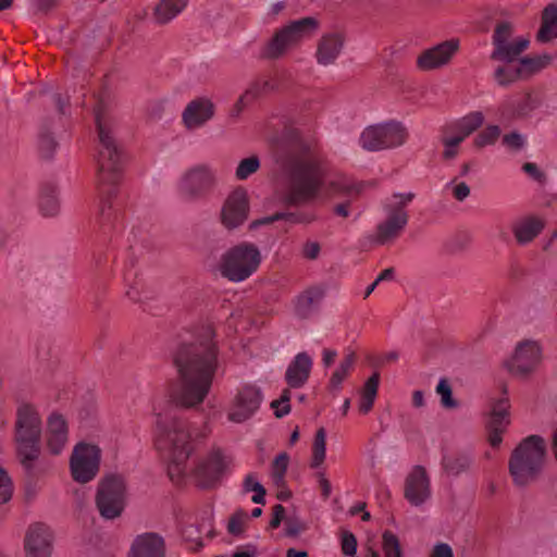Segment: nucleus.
I'll list each match as a JSON object with an SVG mask.
<instances>
[{"instance_id":"nucleus-21","label":"nucleus","mask_w":557,"mask_h":557,"mask_svg":"<svg viewBox=\"0 0 557 557\" xmlns=\"http://www.w3.org/2000/svg\"><path fill=\"white\" fill-rule=\"evenodd\" d=\"M225 468L226 463L223 460L221 451L219 449L213 451L195 469L197 484L201 488H209L213 486L220 481Z\"/></svg>"},{"instance_id":"nucleus-52","label":"nucleus","mask_w":557,"mask_h":557,"mask_svg":"<svg viewBox=\"0 0 557 557\" xmlns=\"http://www.w3.org/2000/svg\"><path fill=\"white\" fill-rule=\"evenodd\" d=\"M442 143L445 147V150L443 151V158L445 160H450L453 158H455L458 153V145L460 143H462V138L461 137H445L442 139Z\"/></svg>"},{"instance_id":"nucleus-27","label":"nucleus","mask_w":557,"mask_h":557,"mask_svg":"<svg viewBox=\"0 0 557 557\" xmlns=\"http://www.w3.org/2000/svg\"><path fill=\"white\" fill-rule=\"evenodd\" d=\"M319 28V21L315 17L307 16L290 22L281 29L285 34L292 46L298 44L301 39L313 35Z\"/></svg>"},{"instance_id":"nucleus-44","label":"nucleus","mask_w":557,"mask_h":557,"mask_svg":"<svg viewBox=\"0 0 557 557\" xmlns=\"http://www.w3.org/2000/svg\"><path fill=\"white\" fill-rule=\"evenodd\" d=\"M500 135V128L497 125H488L485 129L476 135L474 138V146L482 148L487 145H493Z\"/></svg>"},{"instance_id":"nucleus-2","label":"nucleus","mask_w":557,"mask_h":557,"mask_svg":"<svg viewBox=\"0 0 557 557\" xmlns=\"http://www.w3.org/2000/svg\"><path fill=\"white\" fill-rule=\"evenodd\" d=\"M277 153L290 176L284 203L299 207L312 201L324 184L326 170L323 160L300 139L282 144Z\"/></svg>"},{"instance_id":"nucleus-62","label":"nucleus","mask_w":557,"mask_h":557,"mask_svg":"<svg viewBox=\"0 0 557 557\" xmlns=\"http://www.w3.org/2000/svg\"><path fill=\"white\" fill-rule=\"evenodd\" d=\"M249 102L243 97V95L237 99L233 108L230 110L228 117L232 121H236L242 112L244 111L245 107H247Z\"/></svg>"},{"instance_id":"nucleus-60","label":"nucleus","mask_w":557,"mask_h":557,"mask_svg":"<svg viewBox=\"0 0 557 557\" xmlns=\"http://www.w3.org/2000/svg\"><path fill=\"white\" fill-rule=\"evenodd\" d=\"M302 530H305L304 523H301L297 520H290V519H288L286 521V527H285V535L286 536L296 537Z\"/></svg>"},{"instance_id":"nucleus-25","label":"nucleus","mask_w":557,"mask_h":557,"mask_svg":"<svg viewBox=\"0 0 557 557\" xmlns=\"http://www.w3.org/2000/svg\"><path fill=\"white\" fill-rule=\"evenodd\" d=\"M312 368V359L307 352H299L287 367L285 381L290 388H299L306 384Z\"/></svg>"},{"instance_id":"nucleus-19","label":"nucleus","mask_w":557,"mask_h":557,"mask_svg":"<svg viewBox=\"0 0 557 557\" xmlns=\"http://www.w3.org/2000/svg\"><path fill=\"white\" fill-rule=\"evenodd\" d=\"M261 401L259 387L250 384L243 386L234 399V409L228 412V419L236 423L246 421L258 410Z\"/></svg>"},{"instance_id":"nucleus-4","label":"nucleus","mask_w":557,"mask_h":557,"mask_svg":"<svg viewBox=\"0 0 557 557\" xmlns=\"http://www.w3.org/2000/svg\"><path fill=\"white\" fill-rule=\"evenodd\" d=\"M546 443L541 435H529L513 448L508 460V471L518 487L535 482L543 472Z\"/></svg>"},{"instance_id":"nucleus-26","label":"nucleus","mask_w":557,"mask_h":557,"mask_svg":"<svg viewBox=\"0 0 557 557\" xmlns=\"http://www.w3.org/2000/svg\"><path fill=\"white\" fill-rule=\"evenodd\" d=\"M345 38L339 33L323 35L317 47V61L321 65H330L335 62L339 55Z\"/></svg>"},{"instance_id":"nucleus-18","label":"nucleus","mask_w":557,"mask_h":557,"mask_svg":"<svg viewBox=\"0 0 557 557\" xmlns=\"http://www.w3.org/2000/svg\"><path fill=\"white\" fill-rule=\"evenodd\" d=\"M404 497L412 506H421L431 497V483L423 466H414L405 480Z\"/></svg>"},{"instance_id":"nucleus-54","label":"nucleus","mask_w":557,"mask_h":557,"mask_svg":"<svg viewBox=\"0 0 557 557\" xmlns=\"http://www.w3.org/2000/svg\"><path fill=\"white\" fill-rule=\"evenodd\" d=\"M503 144L513 150H519L523 147L524 140L517 132H511L503 137Z\"/></svg>"},{"instance_id":"nucleus-29","label":"nucleus","mask_w":557,"mask_h":557,"mask_svg":"<svg viewBox=\"0 0 557 557\" xmlns=\"http://www.w3.org/2000/svg\"><path fill=\"white\" fill-rule=\"evenodd\" d=\"M544 222L535 216H529L513 226L512 233L518 244L527 245L544 230Z\"/></svg>"},{"instance_id":"nucleus-42","label":"nucleus","mask_w":557,"mask_h":557,"mask_svg":"<svg viewBox=\"0 0 557 557\" xmlns=\"http://www.w3.org/2000/svg\"><path fill=\"white\" fill-rule=\"evenodd\" d=\"M382 540L385 557H404L399 540L393 532L386 530Z\"/></svg>"},{"instance_id":"nucleus-41","label":"nucleus","mask_w":557,"mask_h":557,"mask_svg":"<svg viewBox=\"0 0 557 557\" xmlns=\"http://www.w3.org/2000/svg\"><path fill=\"white\" fill-rule=\"evenodd\" d=\"M436 393L441 396V405L446 409H455L459 406L453 397V388L446 377L440 380L436 386Z\"/></svg>"},{"instance_id":"nucleus-46","label":"nucleus","mask_w":557,"mask_h":557,"mask_svg":"<svg viewBox=\"0 0 557 557\" xmlns=\"http://www.w3.org/2000/svg\"><path fill=\"white\" fill-rule=\"evenodd\" d=\"M13 483L8 471L0 467V505L8 503L12 498Z\"/></svg>"},{"instance_id":"nucleus-12","label":"nucleus","mask_w":557,"mask_h":557,"mask_svg":"<svg viewBox=\"0 0 557 557\" xmlns=\"http://www.w3.org/2000/svg\"><path fill=\"white\" fill-rule=\"evenodd\" d=\"M101 450L98 446L78 443L70 459L71 474L77 483H88L96 478L100 469Z\"/></svg>"},{"instance_id":"nucleus-14","label":"nucleus","mask_w":557,"mask_h":557,"mask_svg":"<svg viewBox=\"0 0 557 557\" xmlns=\"http://www.w3.org/2000/svg\"><path fill=\"white\" fill-rule=\"evenodd\" d=\"M542 360V348L537 342L524 339L517 344L512 356L504 361V367L512 375L525 379L533 373Z\"/></svg>"},{"instance_id":"nucleus-9","label":"nucleus","mask_w":557,"mask_h":557,"mask_svg":"<svg viewBox=\"0 0 557 557\" xmlns=\"http://www.w3.org/2000/svg\"><path fill=\"white\" fill-rule=\"evenodd\" d=\"M393 197L399 200L395 203L385 205L387 219L377 224L376 232L371 237V242L379 246L389 245L400 236L409 219L405 208L416 196L413 193H406L394 194Z\"/></svg>"},{"instance_id":"nucleus-40","label":"nucleus","mask_w":557,"mask_h":557,"mask_svg":"<svg viewBox=\"0 0 557 557\" xmlns=\"http://www.w3.org/2000/svg\"><path fill=\"white\" fill-rule=\"evenodd\" d=\"M260 169V159L253 154L248 158L240 160L238 163L235 176L239 181L247 180L251 174L256 173Z\"/></svg>"},{"instance_id":"nucleus-59","label":"nucleus","mask_w":557,"mask_h":557,"mask_svg":"<svg viewBox=\"0 0 557 557\" xmlns=\"http://www.w3.org/2000/svg\"><path fill=\"white\" fill-rule=\"evenodd\" d=\"M321 247L317 242H307L304 245L302 255L305 258L309 260H314L319 257Z\"/></svg>"},{"instance_id":"nucleus-35","label":"nucleus","mask_w":557,"mask_h":557,"mask_svg":"<svg viewBox=\"0 0 557 557\" xmlns=\"http://www.w3.org/2000/svg\"><path fill=\"white\" fill-rule=\"evenodd\" d=\"M58 147V143L50 133V122L45 121L40 126L38 148L44 159L50 160Z\"/></svg>"},{"instance_id":"nucleus-22","label":"nucleus","mask_w":557,"mask_h":557,"mask_svg":"<svg viewBox=\"0 0 557 557\" xmlns=\"http://www.w3.org/2000/svg\"><path fill=\"white\" fill-rule=\"evenodd\" d=\"M164 539L154 532L137 535L131 546L129 557H165Z\"/></svg>"},{"instance_id":"nucleus-28","label":"nucleus","mask_w":557,"mask_h":557,"mask_svg":"<svg viewBox=\"0 0 557 557\" xmlns=\"http://www.w3.org/2000/svg\"><path fill=\"white\" fill-rule=\"evenodd\" d=\"M473 463V457L468 451L456 450L443 455L442 468L447 475L458 476L468 472Z\"/></svg>"},{"instance_id":"nucleus-13","label":"nucleus","mask_w":557,"mask_h":557,"mask_svg":"<svg viewBox=\"0 0 557 557\" xmlns=\"http://www.w3.org/2000/svg\"><path fill=\"white\" fill-rule=\"evenodd\" d=\"M216 185L214 171L206 164L196 165L184 173L180 191L189 200L206 198Z\"/></svg>"},{"instance_id":"nucleus-49","label":"nucleus","mask_w":557,"mask_h":557,"mask_svg":"<svg viewBox=\"0 0 557 557\" xmlns=\"http://www.w3.org/2000/svg\"><path fill=\"white\" fill-rule=\"evenodd\" d=\"M67 442V435L47 432V447L52 455H59Z\"/></svg>"},{"instance_id":"nucleus-38","label":"nucleus","mask_w":557,"mask_h":557,"mask_svg":"<svg viewBox=\"0 0 557 557\" xmlns=\"http://www.w3.org/2000/svg\"><path fill=\"white\" fill-rule=\"evenodd\" d=\"M326 441V431L324 428H320L317 430L313 444H312V458L310 462V467L312 469L319 468L325 460V443Z\"/></svg>"},{"instance_id":"nucleus-8","label":"nucleus","mask_w":557,"mask_h":557,"mask_svg":"<svg viewBox=\"0 0 557 557\" xmlns=\"http://www.w3.org/2000/svg\"><path fill=\"white\" fill-rule=\"evenodd\" d=\"M95 505L104 520H114L122 516L126 507V485L121 475L108 474L99 481Z\"/></svg>"},{"instance_id":"nucleus-56","label":"nucleus","mask_w":557,"mask_h":557,"mask_svg":"<svg viewBox=\"0 0 557 557\" xmlns=\"http://www.w3.org/2000/svg\"><path fill=\"white\" fill-rule=\"evenodd\" d=\"M263 95L262 90H261V82L260 81H256L253 83H251L249 85V87L245 90V92L243 94V97L249 102L251 103L252 101H255L256 99H258L259 97H261Z\"/></svg>"},{"instance_id":"nucleus-3","label":"nucleus","mask_w":557,"mask_h":557,"mask_svg":"<svg viewBox=\"0 0 557 557\" xmlns=\"http://www.w3.org/2000/svg\"><path fill=\"white\" fill-rule=\"evenodd\" d=\"M95 120L100 143L98 159V190L100 195V223L103 227L111 226L114 216L112 199L117 195L121 178L123 151L117 145L112 128L111 117L104 112L100 101L95 109Z\"/></svg>"},{"instance_id":"nucleus-5","label":"nucleus","mask_w":557,"mask_h":557,"mask_svg":"<svg viewBox=\"0 0 557 557\" xmlns=\"http://www.w3.org/2000/svg\"><path fill=\"white\" fill-rule=\"evenodd\" d=\"M41 418L30 404H22L16 410L14 425L15 454L21 466L28 471L32 462L40 457Z\"/></svg>"},{"instance_id":"nucleus-55","label":"nucleus","mask_w":557,"mask_h":557,"mask_svg":"<svg viewBox=\"0 0 557 557\" xmlns=\"http://www.w3.org/2000/svg\"><path fill=\"white\" fill-rule=\"evenodd\" d=\"M289 456L287 453H281L273 461V472H277V476L286 474Z\"/></svg>"},{"instance_id":"nucleus-16","label":"nucleus","mask_w":557,"mask_h":557,"mask_svg":"<svg viewBox=\"0 0 557 557\" xmlns=\"http://www.w3.org/2000/svg\"><path fill=\"white\" fill-rule=\"evenodd\" d=\"M54 536L51 529L42 523L30 524L25 533L24 549L26 557H50Z\"/></svg>"},{"instance_id":"nucleus-51","label":"nucleus","mask_w":557,"mask_h":557,"mask_svg":"<svg viewBox=\"0 0 557 557\" xmlns=\"http://www.w3.org/2000/svg\"><path fill=\"white\" fill-rule=\"evenodd\" d=\"M36 462L37 461L32 462L30 471H28L26 468H23L24 472H25V496L28 500L33 499L37 493L36 481H35Z\"/></svg>"},{"instance_id":"nucleus-17","label":"nucleus","mask_w":557,"mask_h":557,"mask_svg":"<svg viewBox=\"0 0 557 557\" xmlns=\"http://www.w3.org/2000/svg\"><path fill=\"white\" fill-rule=\"evenodd\" d=\"M509 408L510 404L508 397H502L492 404L485 428L487 431V441L494 448L502 444V436L510 424Z\"/></svg>"},{"instance_id":"nucleus-64","label":"nucleus","mask_w":557,"mask_h":557,"mask_svg":"<svg viewBox=\"0 0 557 557\" xmlns=\"http://www.w3.org/2000/svg\"><path fill=\"white\" fill-rule=\"evenodd\" d=\"M453 195L458 201H463L470 195V187L461 182L454 187Z\"/></svg>"},{"instance_id":"nucleus-53","label":"nucleus","mask_w":557,"mask_h":557,"mask_svg":"<svg viewBox=\"0 0 557 557\" xmlns=\"http://www.w3.org/2000/svg\"><path fill=\"white\" fill-rule=\"evenodd\" d=\"M380 384V373L374 372L364 383L361 395L374 398L377 395V388Z\"/></svg>"},{"instance_id":"nucleus-32","label":"nucleus","mask_w":557,"mask_h":557,"mask_svg":"<svg viewBox=\"0 0 557 557\" xmlns=\"http://www.w3.org/2000/svg\"><path fill=\"white\" fill-rule=\"evenodd\" d=\"M292 47L282 29H278L273 37L262 47L260 59L276 60L281 58L285 51Z\"/></svg>"},{"instance_id":"nucleus-61","label":"nucleus","mask_w":557,"mask_h":557,"mask_svg":"<svg viewBox=\"0 0 557 557\" xmlns=\"http://www.w3.org/2000/svg\"><path fill=\"white\" fill-rule=\"evenodd\" d=\"M60 0H33L36 13L47 14Z\"/></svg>"},{"instance_id":"nucleus-58","label":"nucleus","mask_w":557,"mask_h":557,"mask_svg":"<svg viewBox=\"0 0 557 557\" xmlns=\"http://www.w3.org/2000/svg\"><path fill=\"white\" fill-rule=\"evenodd\" d=\"M272 519L270 520L269 527L271 529H277L285 518V508L281 504H276L273 507Z\"/></svg>"},{"instance_id":"nucleus-39","label":"nucleus","mask_w":557,"mask_h":557,"mask_svg":"<svg viewBox=\"0 0 557 557\" xmlns=\"http://www.w3.org/2000/svg\"><path fill=\"white\" fill-rule=\"evenodd\" d=\"M243 491L244 493L255 492V495L251 497V500L258 505L265 504V494L267 491L263 485L256 480L255 474L249 473L245 476L243 482Z\"/></svg>"},{"instance_id":"nucleus-45","label":"nucleus","mask_w":557,"mask_h":557,"mask_svg":"<svg viewBox=\"0 0 557 557\" xmlns=\"http://www.w3.org/2000/svg\"><path fill=\"white\" fill-rule=\"evenodd\" d=\"M290 396H292V393H290L289 388H284L281 394V397L271 403L270 406H271V408L274 409V416L277 419H281L290 412V410H292V407L289 404Z\"/></svg>"},{"instance_id":"nucleus-47","label":"nucleus","mask_w":557,"mask_h":557,"mask_svg":"<svg viewBox=\"0 0 557 557\" xmlns=\"http://www.w3.org/2000/svg\"><path fill=\"white\" fill-rule=\"evenodd\" d=\"M47 432L67 435V423L64 417L58 412H52L47 421Z\"/></svg>"},{"instance_id":"nucleus-24","label":"nucleus","mask_w":557,"mask_h":557,"mask_svg":"<svg viewBox=\"0 0 557 557\" xmlns=\"http://www.w3.org/2000/svg\"><path fill=\"white\" fill-rule=\"evenodd\" d=\"M325 294V285H313L306 288L295 300L296 314L300 319L310 318L318 310Z\"/></svg>"},{"instance_id":"nucleus-37","label":"nucleus","mask_w":557,"mask_h":557,"mask_svg":"<svg viewBox=\"0 0 557 557\" xmlns=\"http://www.w3.org/2000/svg\"><path fill=\"white\" fill-rule=\"evenodd\" d=\"M57 187L52 184H46L41 188L40 209L45 215H54L58 212L59 203L55 196Z\"/></svg>"},{"instance_id":"nucleus-43","label":"nucleus","mask_w":557,"mask_h":557,"mask_svg":"<svg viewBox=\"0 0 557 557\" xmlns=\"http://www.w3.org/2000/svg\"><path fill=\"white\" fill-rule=\"evenodd\" d=\"M248 513L244 509H237L228 519L227 532L234 536H240L245 532Z\"/></svg>"},{"instance_id":"nucleus-57","label":"nucleus","mask_w":557,"mask_h":557,"mask_svg":"<svg viewBox=\"0 0 557 557\" xmlns=\"http://www.w3.org/2000/svg\"><path fill=\"white\" fill-rule=\"evenodd\" d=\"M522 170L539 183L546 181L545 173H543L535 163L527 162L523 164Z\"/></svg>"},{"instance_id":"nucleus-34","label":"nucleus","mask_w":557,"mask_h":557,"mask_svg":"<svg viewBox=\"0 0 557 557\" xmlns=\"http://www.w3.org/2000/svg\"><path fill=\"white\" fill-rule=\"evenodd\" d=\"M484 123V115L480 111L471 112L456 122L455 128L458 131L456 137H461L462 141L466 137L474 133Z\"/></svg>"},{"instance_id":"nucleus-6","label":"nucleus","mask_w":557,"mask_h":557,"mask_svg":"<svg viewBox=\"0 0 557 557\" xmlns=\"http://www.w3.org/2000/svg\"><path fill=\"white\" fill-rule=\"evenodd\" d=\"M156 423L159 432L165 436L171 449L168 466L169 478L172 482L180 483L185 473L186 461L193 453L191 434L188 425L182 419L168 418L162 414H158Z\"/></svg>"},{"instance_id":"nucleus-33","label":"nucleus","mask_w":557,"mask_h":557,"mask_svg":"<svg viewBox=\"0 0 557 557\" xmlns=\"http://www.w3.org/2000/svg\"><path fill=\"white\" fill-rule=\"evenodd\" d=\"M516 62H518V67L521 71L522 78L528 79L534 74L545 69L552 62V57L547 53L535 57L519 55Z\"/></svg>"},{"instance_id":"nucleus-23","label":"nucleus","mask_w":557,"mask_h":557,"mask_svg":"<svg viewBox=\"0 0 557 557\" xmlns=\"http://www.w3.org/2000/svg\"><path fill=\"white\" fill-rule=\"evenodd\" d=\"M214 115V104L207 98L190 101L183 112V122L188 129L203 125Z\"/></svg>"},{"instance_id":"nucleus-11","label":"nucleus","mask_w":557,"mask_h":557,"mask_svg":"<svg viewBox=\"0 0 557 557\" xmlns=\"http://www.w3.org/2000/svg\"><path fill=\"white\" fill-rule=\"evenodd\" d=\"M407 136V131L400 122L388 121L367 127L360 136V141L363 149L379 151L401 146Z\"/></svg>"},{"instance_id":"nucleus-15","label":"nucleus","mask_w":557,"mask_h":557,"mask_svg":"<svg viewBox=\"0 0 557 557\" xmlns=\"http://www.w3.org/2000/svg\"><path fill=\"white\" fill-rule=\"evenodd\" d=\"M249 209L248 194L245 188L238 187L226 197L220 221L228 231L235 230L247 221Z\"/></svg>"},{"instance_id":"nucleus-20","label":"nucleus","mask_w":557,"mask_h":557,"mask_svg":"<svg viewBox=\"0 0 557 557\" xmlns=\"http://www.w3.org/2000/svg\"><path fill=\"white\" fill-rule=\"evenodd\" d=\"M459 49L458 39L445 40L430 49L424 50L417 59L420 70L431 71L446 65Z\"/></svg>"},{"instance_id":"nucleus-63","label":"nucleus","mask_w":557,"mask_h":557,"mask_svg":"<svg viewBox=\"0 0 557 557\" xmlns=\"http://www.w3.org/2000/svg\"><path fill=\"white\" fill-rule=\"evenodd\" d=\"M430 557H454L453 548L446 543H437Z\"/></svg>"},{"instance_id":"nucleus-50","label":"nucleus","mask_w":557,"mask_h":557,"mask_svg":"<svg viewBox=\"0 0 557 557\" xmlns=\"http://www.w3.org/2000/svg\"><path fill=\"white\" fill-rule=\"evenodd\" d=\"M357 537L348 530L342 531L341 548L344 555H356L357 553Z\"/></svg>"},{"instance_id":"nucleus-1","label":"nucleus","mask_w":557,"mask_h":557,"mask_svg":"<svg viewBox=\"0 0 557 557\" xmlns=\"http://www.w3.org/2000/svg\"><path fill=\"white\" fill-rule=\"evenodd\" d=\"M214 337L212 325H201L190 339L180 343L173 351L178 380L176 405L195 408L208 396L219 368V347Z\"/></svg>"},{"instance_id":"nucleus-31","label":"nucleus","mask_w":557,"mask_h":557,"mask_svg":"<svg viewBox=\"0 0 557 557\" xmlns=\"http://www.w3.org/2000/svg\"><path fill=\"white\" fill-rule=\"evenodd\" d=\"M188 0H162L153 11V17L159 25L168 24L187 5Z\"/></svg>"},{"instance_id":"nucleus-10","label":"nucleus","mask_w":557,"mask_h":557,"mask_svg":"<svg viewBox=\"0 0 557 557\" xmlns=\"http://www.w3.org/2000/svg\"><path fill=\"white\" fill-rule=\"evenodd\" d=\"M512 36L513 25L511 22L502 21L496 24L492 36L494 49L490 55L491 60L512 64L529 48V38L519 37L511 40Z\"/></svg>"},{"instance_id":"nucleus-48","label":"nucleus","mask_w":557,"mask_h":557,"mask_svg":"<svg viewBox=\"0 0 557 557\" xmlns=\"http://www.w3.org/2000/svg\"><path fill=\"white\" fill-rule=\"evenodd\" d=\"M278 213V220L285 221L290 224H300V223H311L315 220V216L313 214H309L306 212H277Z\"/></svg>"},{"instance_id":"nucleus-36","label":"nucleus","mask_w":557,"mask_h":557,"mask_svg":"<svg viewBox=\"0 0 557 557\" xmlns=\"http://www.w3.org/2000/svg\"><path fill=\"white\" fill-rule=\"evenodd\" d=\"M493 76L500 87H508L516 82L523 79L518 64L515 66L507 63H505V65H499L495 69Z\"/></svg>"},{"instance_id":"nucleus-30","label":"nucleus","mask_w":557,"mask_h":557,"mask_svg":"<svg viewBox=\"0 0 557 557\" xmlns=\"http://www.w3.org/2000/svg\"><path fill=\"white\" fill-rule=\"evenodd\" d=\"M557 29V4H547L541 14V26L536 34V40L540 42H548L554 37Z\"/></svg>"},{"instance_id":"nucleus-7","label":"nucleus","mask_w":557,"mask_h":557,"mask_svg":"<svg viewBox=\"0 0 557 557\" xmlns=\"http://www.w3.org/2000/svg\"><path fill=\"white\" fill-rule=\"evenodd\" d=\"M261 263L259 248L251 243H240L221 257L219 270L231 282H243L257 271Z\"/></svg>"}]
</instances>
